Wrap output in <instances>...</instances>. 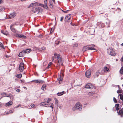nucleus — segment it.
I'll return each instance as SVG.
<instances>
[{
    "label": "nucleus",
    "instance_id": "nucleus-26",
    "mask_svg": "<svg viewBox=\"0 0 123 123\" xmlns=\"http://www.w3.org/2000/svg\"><path fill=\"white\" fill-rule=\"evenodd\" d=\"M64 91H63L62 92H60L57 93V94L58 96H61L63 95L64 93Z\"/></svg>",
    "mask_w": 123,
    "mask_h": 123
},
{
    "label": "nucleus",
    "instance_id": "nucleus-39",
    "mask_svg": "<svg viewBox=\"0 0 123 123\" xmlns=\"http://www.w3.org/2000/svg\"><path fill=\"white\" fill-rule=\"evenodd\" d=\"M39 5L45 8V5L44 4L43 5L42 4H39Z\"/></svg>",
    "mask_w": 123,
    "mask_h": 123
},
{
    "label": "nucleus",
    "instance_id": "nucleus-34",
    "mask_svg": "<svg viewBox=\"0 0 123 123\" xmlns=\"http://www.w3.org/2000/svg\"><path fill=\"white\" fill-rule=\"evenodd\" d=\"M2 48L3 49L4 48V46L2 45V43H0V50Z\"/></svg>",
    "mask_w": 123,
    "mask_h": 123
},
{
    "label": "nucleus",
    "instance_id": "nucleus-44",
    "mask_svg": "<svg viewBox=\"0 0 123 123\" xmlns=\"http://www.w3.org/2000/svg\"><path fill=\"white\" fill-rule=\"evenodd\" d=\"M53 29V28H51V30L50 31V33H52L54 29H53V30L52 31V29Z\"/></svg>",
    "mask_w": 123,
    "mask_h": 123
},
{
    "label": "nucleus",
    "instance_id": "nucleus-20",
    "mask_svg": "<svg viewBox=\"0 0 123 123\" xmlns=\"http://www.w3.org/2000/svg\"><path fill=\"white\" fill-rule=\"evenodd\" d=\"M1 32L2 33L5 35H7L8 34V32L7 31H5L3 30H2L1 31Z\"/></svg>",
    "mask_w": 123,
    "mask_h": 123
},
{
    "label": "nucleus",
    "instance_id": "nucleus-25",
    "mask_svg": "<svg viewBox=\"0 0 123 123\" xmlns=\"http://www.w3.org/2000/svg\"><path fill=\"white\" fill-rule=\"evenodd\" d=\"M119 106L118 104H116L115 105V108L117 111H118V110L119 109Z\"/></svg>",
    "mask_w": 123,
    "mask_h": 123
},
{
    "label": "nucleus",
    "instance_id": "nucleus-6",
    "mask_svg": "<svg viewBox=\"0 0 123 123\" xmlns=\"http://www.w3.org/2000/svg\"><path fill=\"white\" fill-rule=\"evenodd\" d=\"M1 95L2 96H3V97H8V98L9 100H10L11 99V95H7L6 93L5 92H3L1 94ZM6 99H7V98H6Z\"/></svg>",
    "mask_w": 123,
    "mask_h": 123
},
{
    "label": "nucleus",
    "instance_id": "nucleus-51",
    "mask_svg": "<svg viewBox=\"0 0 123 123\" xmlns=\"http://www.w3.org/2000/svg\"><path fill=\"white\" fill-rule=\"evenodd\" d=\"M121 61H122L123 62V55L122 57L121 58Z\"/></svg>",
    "mask_w": 123,
    "mask_h": 123
},
{
    "label": "nucleus",
    "instance_id": "nucleus-42",
    "mask_svg": "<svg viewBox=\"0 0 123 123\" xmlns=\"http://www.w3.org/2000/svg\"><path fill=\"white\" fill-rule=\"evenodd\" d=\"M59 41H55V43L57 44H58L59 43Z\"/></svg>",
    "mask_w": 123,
    "mask_h": 123
},
{
    "label": "nucleus",
    "instance_id": "nucleus-32",
    "mask_svg": "<svg viewBox=\"0 0 123 123\" xmlns=\"http://www.w3.org/2000/svg\"><path fill=\"white\" fill-rule=\"evenodd\" d=\"M94 93V92H90L89 93V95L90 96H92Z\"/></svg>",
    "mask_w": 123,
    "mask_h": 123
},
{
    "label": "nucleus",
    "instance_id": "nucleus-57",
    "mask_svg": "<svg viewBox=\"0 0 123 123\" xmlns=\"http://www.w3.org/2000/svg\"><path fill=\"white\" fill-rule=\"evenodd\" d=\"M1 106H2L0 104V107H1Z\"/></svg>",
    "mask_w": 123,
    "mask_h": 123
},
{
    "label": "nucleus",
    "instance_id": "nucleus-19",
    "mask_svg": "<svg viewBox=\"0 0 123 123\" xmlns=\"http://www.w3.org/2000/svg\"><path fill=\"white\" fill-rule=\"evenodd\" d=\"M104 72L105 73H107L109 71V68L106 67H105L103 69Z\"/></svg>",
    "mask_w": 123,
    "mask_h": 123
},
{
    "label": "nucleus",
    "instance_id": "nucleus-8",
    "mask_svg": "<svg viewBox=\"0 0 123 123\" xmlns=\"http://www.w3.org/2000/svg\"><path fill=\"white\" fill-rule=\"evenodd\" d=\"M94 87L91 84L89 83L86 84L85 86V87L87 88L92 89Z\"/></svg>",
    "mask_w": 123,
    "mask_h": 123
},
{
    "label": "nucleus",
    "instance_id": "nucleus-54",
    "mask_svg": "<svg viewBox=\"0 0 123 123\" xmlns=\"http://www.w3.org/2000/svg\"><path fill=\"white\" fill-rule=\"evenodd\" d=\"M21 82H24V81H23V80H21Z\"/></svg>",
    "mask_w": 123,
    "mask_h": 123
},
{
    "label": "nucleus",
    "instance_id": "nucleus-9",
    "mask_svg": "<svg viewBox=\"0 0 123 123\" xmlns=\"http://www.w3.org/2000/svg\"><path fill=\"white\" fill-rule=\"evenodd\" d=\"M16 15V13L13 12L11 13L9 15V17L10 18H14Z\"/></svg>",
    "mask_w": 123,
    "mask_h": 123
},
{
    "label": "nucleus",
    "instance_id": "nucleus-43",
    "mask_svg": "<svg viewBox=\"0 0 123 123\" xmlns=\"http://www.w3.org/2000/svg\"><path fill=\"white\" fill-rule=\"evenodd\" d=\"M13 112V111L11 110H10L8 111V113L9 114L12 113Z\"/></svg>",
    "mask_w": 123,
    "mask_h": 123
},
{
    "label": "nucleus",
    "instance_id": "nucleus-58",
    "mask_svg": "<svg viewBox=\"0 0 123 123\" xmlns=\"http://www.w3.org/2000/svg\"><path fill=\"white\" fill-rule=\"evenodd\" d=\"M121 45L122 46H123V43H122L121 44Z\"/></svg>",
    "mask_w": 123,
    "mask_h": 123
},
{
    "label": "nucleus",
    "instance_id": "nucleus-18",
    "mask_svg": "<svg viewBox=\"0 0 123 123\" xmlns=\"http://www.w3.org/2000/svg\"><path fill=\"white\" fill-rule=\"evenodd\" d=\"M25 51H22L19 53L18 56L20 57H22L25 55Z\"/></svg>",
    "mask_w": 123,
    "mask_h": 123
},
{
    "label": "nucleus",
    "instance_id": "nucleus-35",
    "mask_svg": "<svg viewBox=\"0 0 123 123\" xmlns=\"http://www.w3.org/2000/svg\"><path fill=\"white\" fill-rule=\"evenodd\" d=\"M9 114V113H8V111L7 112H5L4 113H2L1 115H5L6 114L7 115V114Z\"/></svg>",
    "mask_w": 123,
    "mask_h": 123
},
{
    "label": "nucleus",
    "instance_id": "nucleus-56",
    "mask_svg": "<svg viewBox=\"0 0 123 123\" xmlns=\"http://www.w3.org/2000/svg\"><path fill=\"white\" fill-rule=\"evenodd\" d=\"M50 66H49V65H48V66L47 67L48 68H49V67H50Z\"/></svg>",
    "mask_w": 123,
    "mask_h": 123
},
{
    "label": "nucleus",
    "instance_id": "nucleus-53",
    "mask_svg": "<svg viewBox=\"0 0 123 123\" xmlns=\"http://www.w3.org/2000/svg\"><path fill=\"white\" fill-rule=\"evenodd\" d=\"M17 92H19L20 91V90L19 89H18L16 90Z\"/></svg>",
    "mask_w": 123,
    "mask_h": 123
},
{
    "label": "nucleus",
    "instance_id": "nucleus-12",
    "mask_svg": "<svg viewBox=\"0 0 123 123\" xmlns=\"http://www.w3.org/2000/svg\"><path fill=\"white\" fill-rule=\"evenodd\" d=\"M71 15L70 14L68 15H67L65 18V21H68L71 18Z\"/></svg>",
    "mask_w": 123,
    "mask_h": 123
},
{
    "label": "nucleus",
    "instance_id": "nucleus-10",
    "mask_svg": "<svg viewBox=\"0 0 123 123\" xmlns=\"http://www.w3.org/2000/svg\"><path fill=\"white\" fill-rule=\"evenodd\" d=\"M12 104V102L11 101H9L8 102L5 103V106L6 107L10 106Z\"/></svg>",
    "mask_w": 123,
    "mask_h": 123
},
{
    "label": "nucleus",
    "instance_id": "nucleus-7",
    "mask_svg": "<svg viewBox=\"0 0 123 123\" xmlns=\"http://www.w3.org/2000/svg\"><path fill=\"white\" fill-rule=\"evenodd\" d=\"M86 77L87 78H90L91 76V71L90 70L87 71L85 73Z\"/></svg>",
    "mask_w": 123,
    "mask_h": 123
},
{
    "label": "nucleus",
    "instance_id": "nucleus-40",
    "mask_svg": "<svg viewBox=\"0 0 123 123\" xmlns=\"http://www.w3.org/2000/svg\"><path fill=\"white\" fill-rule=\"evenodd\" d=\"M117 92L118 93H121L122 92V90L119 89L117 91Z\"/></svg>",
    "mask_w": 123,
    "mask_h": 123
},
{
    "label": "nucleus",
    "instance_id": "nucleus-11",
    "mask_svg": "<svg viewBox=\"0 0 123 123\" xmlns=\"http://www.w3.org/2000/svg\"><path fill=\"white\" fill-rule=\"evenodd\" d=\"M52 1L53 2H54V3H55V0H50L49 2V6L51 8H52L53 6V3L52 2Z\"/></svg>",
    "mask_w": 123,
    "mask_h": 123
},
{
    "label": "nucleus",
    "instance_id": "nucleus-46",
    "mask_svg": "<svg viewBox=\"0 0 123 123\" xmlns=\"http://www.w3.org/2000/svg\"><path fill=\"white\" fill-rule=\"evenodd\" d=\"M31 108H33L34 106V105L33 104H32L31 105Z\"/></svg>",
    "mask_w": 123,
    "mask_h": 123
},
{
    "label": "nucleus",
    "instance_id": "nucleus-47",
    "mask_svg": "<svg viewBox=\"0 0 123 123\" xmlns=\"http://www.w3.org/2000/svg\"><path fill=\"white\" fill-rule=\"evenodd\" d=\"M3 2V0H0V4H2Z\"/></svg>",
    "mask_w": 123,
    "mask_h": 123
},
{
    "label": "nucleus",
    "instance_id": "nucleus-31",
    "mask_svg": "<svg viewBox=\"0 0 123 123\" xmlns=\"http://www.w3.org/2000/svg\"><path fill=\"white\" fill-rule=\"evenodd\" d=\"M120 73L121 74H123V67H122L120 71Z\"/></svg>",
    "mask_w": 123,
    "mask_h": 123
},
{
    "label": "nucleus",
    "instance_id": "nucleus-16",
    "mask_svg": "<svg viewBox=\"0 0 123 123\" xmlns=\"http://www.w3.org/2000/svg\"><path fill=\"white\" fill-rule=\"evenodd\" d=\"M40 105L42 106H47V105H48L47 102H44L41 103L40 104Z\"/></svg>",
    "mask_w": 123,
    "mask_h": 123
},
{
    "label": "nucleus",
    "instance_id": "nucleus-24",
    "mask_svg": "<svg viewBox=\"0 0 123 123\" xmlns=\"http://www.w3.org/2000/svg\"><path fill=\"white\" fill-rule=\"evenodd\" d=\"M46 85L45 84H44L42 86L41 89L43 91H45L46 90Z\"/></svg>",
    "mask_w": 123,
    "mask_h": 123
},
{
    "label": "nucleus",
    "instance_id": "nucleus-13",
    "mask_svg": "<svg viewBox=\"0 0 123 123\" xmlns=\"http://www.w3.org/2000/svg\"><path fill=\"white\" fill-rule=\"evenodd\" d=\"M15 36L17 37H18L22 38H26V36L23 35L16 34Z\"/></svg>",
    "mask_w": 123,
    "mask_h": 123
},
{
    "label": "nucleus",
    "instance_id": "nucleus-15",
    "mask_svg": "<svg viewBox=\"0 0 123 123\" xmlns=\"http://www.w3.org/2000/svg\"><path fill=\"white\" fill-rule=\"evenodd\" d=\"M44 3L45 5V9H48V7L47 6V0H43Z\"/></svg>",
    "mask_w": 123,
    "mask_h": 123
},
{
    "label": "nucleus",
    "instance_id": "nucleus-48",
    "mask_svg": "<svg viewBox=\"0 0 123 123\" xmlns=\"http://www.w3.org/2000/svg\"><path fill=\"white\" fill-rule=\"evenodd\" d=\"M63 18V17H61V19H60V21H62Z\"/></svg>",
    "mask_w": 123,
    "mask_h": 123
},
{
    "label": "nucleus",
    "instance_id": "nucleus-45",
    "mask_svg": "<svg viewBox=\"0 0 123 123\" xmlns=\"http://www.w3.org/2000/svg\"><path fill=\"white\" fill-rule=\"evenodd\" d=\"M58 103V100L56 99H55V104H57Z\"/></svg>",
    "mask_w": 123,
    "mask_h": 123
},
{
    "label": "nucleus",
    "instance_id": "nucleus-27",
    "mask_svg": "<svg viewBox=\"0 0 123 123\" xmlns=\"http://www.w3.org/2000/svg\"><path fill=\"white\" fill-rule=\"evenodd\" d=\"M31 51V50L30 49H26L25 51V53H30Z\"/></svg>",
    "mask_w": 123,
    "mask_h": 123
},
{
    "label": "nucleus",
    "instance_id": "nucleus-17",
    "mask_svg": "<svg viewBox=\"0 0 123 123\" xmlns=\"http://www.w3.org/2000/svg\"><path fill=\"white\" fill-rule=\"evenodd\" d=\"M35 82L37 83H43V81L41 80H33L31 82Z\"/></svg>",
    "mask_w": 123,
    "mask_h": 123
},
{
    "label": "nucleus",
    "instance_id": "nucleus-64",
    "mask_svg": "<svg viewBox=\"0 0 123 123\" xmlns=\"http://www.w3.org/2000/svg\"><path fill=\"white\" fill-rule=\"evenodd\" d=\"M122 105H123V102L122 103Z\"/></svg>",
    "mask_w": 123,
    "mask_h": 123
},
{
    "label": "nucleus",
    "instance_id": "nucleus-33",
    "mask_svg": "<svg viewBox=\"0 0 123 123\" xmlns=\"http://www.w3.org/2000/svg\"><path fill=\"white\" fill-rule=\"evenodd\" d=\"M5 8L2 6H0V12L4 10Z\"/></svg>",
    "mask_w": 123,
    "mask_h": 123
},
{
    "label": "nucleus",
    "instance_id": "nucleus-14",
    "mask_svg": "<svg viewBox=\"0 0 123 123\" xmlns=\"http://www.w3.org/2000/svg\"><path fill=\"white\" fill-rule=\"evenodd\" d=\"M95 47V45H90V46H89L88 47V49L89 50H96V49L94 48V47Z\"/></svg>",
    "mask_w": 123,
    "mask_h": 123
},
{
    "label": "nucleus",
    "instance_id": "nucleus-52",
    "mask_svg": "<svg viewBox=\"0 0 123 123\" xmlns=\"http://www.w3.org/2000/svg\"><path fill=\"white\" fill-rule=\"evenodd\" d=\"M52 64V63L51 62H50L48 64L49 66H50Z\"/></svg>",
    "mask_w": 123,
    "mask_h": 123
},
{
    "label": "nucleus",
    "instance_id": "nucleus-55",
    "mask_svg": "<svg viewBox=\"0 0 123 123\" xmlns=\"http://www.w3.org/2000/svg\"><path fill=\"white\" fill-rule=\"evenodd\" d=\"M50 66H49V65H48V66L47 67L48 68H49V67H50Z\"/></svg>",
    "mask_w": 123,
    "mask_h": 123
},
{
    "label": "nucleus",
    "instance_id": "nucleus-41",
    "mask_svg": "<svg viewBox=\"0 0 123 123\" xmlns=\"http://www.w3.org/2000/svg\"><path fill=\"white\" fill-rule=\"evenodd\" d=\"M51 99L50 98H48L47 101V102H47V103L48 104L49 102L50 101H51Z\"/></svg>",
    "mask_w": 123,
    "mask_h": 123
},
{
    "label": "nucleus",
    "instance_id": "nucleus-1",
    "mask_svg": "<svg viewBox=\"0 0 123 123\" xmlns=\"http://www.w3.org/2000/svg\"><path fill=\"white\" fill-rule=\"evenodd\" d=\"M38 4L36 3H34L31 4L29 7H31V11L34 13H38L41 11V9L38 7Z\"/></svg>",
    "mask_w": 123,
    "mask_h": 123
},
{
    "label": "nucleus",
    "instance_id": "nucleus-22",
    "mask_svg": "<svg viewBox=\"0 0 123 123\" xmlns=\"http://www.w3.org/2000/svg\"><path fill=\"white\" fill-rule=\"evenodd\" d=\"M10 28L12 32H16V30L14 28H13L12 26H10Z\"/></svg>",
    "mask_w": 123,
    "mask_h": 123
},
{
    "label": "nucleus",
    "instance_id": "nucleus-60",
    "mask_svg": "<svg viewBox=\"0 0 123 123\" xmlns=\"http://www.w3.org/2000/svg\"><path fill=\"white\" fill-rule=\"evenodd\" d=\"M23 88H26V87H23Z\"/></svg>",
    "mask_w": 123,
    "mask_h": 123
},
{
    "label": "nucleus",
    "instance_id": "nucleus-2",
    "mask_svg": "<svg viewBox=\"0 0 123 123\" xmlns=\"http://www.w3.org/2000/svg\"><path fill=\"white\" fill-rule=\"evenodd\" d=\"M55 59L57 60L58 65H62L63 62V60L61 56L56 53L54 54V56L52 57V61H54Z\"/></svg>",
    "mask_w": 123,
    "mask_h": 123
},
{
    "label": "nucleus",
    "instance_id": "nucleus-23",
    "mask_svg": "<svg viewBox=\"0 0 123 123\" xmlns=\"http://www.w3.org/2000/svg\"><path fill=\"white\" fill-rule=\"evenodd\" d=\"M101 70H98L97 71L96 73V76L97 77H98L99 74L101 72Z\"/></svg>",
    "mask_w": 123,
    "mask_h": 123
},
{
    "label": "nucleus",
    "instance_id": "nucleus-21",
    "mask_svg": "<svg viewBox=\"0 0 123 123\" xmlns=\"http://www.w3.org/2000/svg\"><path fill=\"white\" fill-rule=\"evenodd\" d=\"M57 79L59 81V83L60 84L61 83V82L63 78H62L61 77L60 75V76L58 77Z\"/></svg>",
    "mask_w": 123,
    "mask_h": 123
},
{
    "label": "nucleus",
    "instance_id": "nucleus-50",
    "mask_svg": "<svg viewBox=\"0 0 123 123\" xmlns=\"http://www.w3.org/2000/svg\"><path fill=\"white\" fill-rule=\"evenodd\" d=\"M63 71L62 70L61 71V74H62V76H64V74H63Z\"/></svg>",
    "mask_w": 123,
    "mask_h": 123
},
{
    "label": "nucleus",
    "instance_id": "nucleus-63",
    "mask_svg": "<svg viewBox=\"0 0 123 123\" xmlns=\"http://www.w3.org/2000/svg\"><path fill=\"white\" fill-rule=\"evenodd\" d=\"M19 105H18V106L17 107H19Z\"/></svg>",
    "mask_w": 123,
    "mask_h": 123
},
{
    "label": "nucleus",
    "instance_id": "nucleus-59",
    "mask_svg": "<svg viewBox=\"0 0 123 123\" xmlns=\"http://www.w3.org/2000/svg\"><path fill=\"white\" fill-rule=\"evenodd\" d=\"M42 49L44 50V49H45V48H43V49Z\"/></svg>",
    "mask_w": 123,
    "mask_h": 123
},
{
    "label": "nucleus",
    "instance_id": "nucleus-61",
    "mask_svg": "<svg viewBox=\"0 0 123 123\" xmlns=\"http://www.w3.org/2000/svg\"><path fill=\"white\" fill-rule=\"evenodd\" d=\"M6 57H8V56H7V55H6Z\"/></svg>",
    "mask_w": 123,
    "mask_h": 123
},
{
    "label": "nucleus",
    "instance_id": "nucleus-5",
    "mask_svg": "<svg viewBox=\"0 0 123 123\" xmlns=\"http://www.w3.org/2000/svg\"><path fill=\"white\" fill-rule=\"evenodd\" d=\"M19 69L20 72H22L24 70V64L23 62L21 63L19 65Z\"/></svg>",
    "mask_w": 123,
    "mask_h": 123
},
{
    "label": "nucleus",
    "instance_id": "nucleus-38",
    "mask_svg": "<svg viewBox=\"0 0 123 123\" xmlns=\"http://www.w3.org/2000/svg\"><path fill=\"white\" fill-rule=\"evenodd\" d=\"M113 99L114 101V102L115 103H117V101L116 99L115 98H114V97L113 98Z\"/></svg>",
    "mask_w": 123,
    "mask_h": 123
},
{
    "label": "nucleus",
    "instance_id": "nucleus-37",
    "mask_svg": "<svg viewBox=\"0 0 123 123\" xmlns=\"http://www.w3.org/2000/svg\"><path fill=\"white\" fill-rule=\"evenodd\" d=\"M78 45L77 43L74 44H73V47H77Z\"/></svg>",
    "mask_w": 123,
    "mask_h": 123
},
{
    "label": "nucleus",
    "instance_id": "nucleus-3",
    "mask_svg": "<svg viewBox=\"0 0 123 123\" xmlns=\"http://www.w3.org/2000/svg\"><path fill=\"white\" fill-rule=\"evenodd\" d=\"M82 106L79 102L77 103L74 106L72 109L73 111H75L76 109L81 110L82 109Z\"/></svg>",
    "mask_w": 123,
    "mask_h": 123
},
{
    "label": "nucleus",
    "instance_id": "nucleus-4",
    "mask_svg": "<svg viewBox=\"0 0 123 123\" xmlns=\"http://www.w3.org/2000/svg\"><path fill=\"white\" fill-rule=\"evenodd\" d=\"M107 52L110 55L112 56H115L116 55V53L113 49H107Z\"/></svg>",
    "mask_w": 123,
    "mask_h": 123
},
{
    "label": "nucleus",
    "instance_id": "nucleus-49",
    "mask_svg": "<svg viewBox=\"0 0 123 123\" xmlns=\"http://www.w3.org/2000/svg\"><path fill=\"white\" fill-rule=\"evenodd\" d=\"M62 11L64 12L65 13H66L68 11V10L67 11H64L63 10H62Z\"/></svg>",
    "mask_w": 123,
    "mask_h": 123
},
{
    "label": "nucleus",
    "instance_id": "nucleus-36",
    "mask_svg": "<svg viewBox=\"0 0 123 123\" xmlns=\"http://www.w3.org/2000/svg\"><path fill=\"white\" fill-rule=\"evenodd\" d=\"M50 107L51 108L53 109V104L52 103H50Z\"/></svg>",
    "mask_w": 123,
    "mask_h": 123
},
{
    "label": "nucleus",
    "instance_id": "nucleus-28",
    "mask_svg": "<svg viewBox=\"0 0 123 123\" xmlns=\"http://www.w3.org/2000/svg\"><path fill=\"white\" fill-rule=\"evenodd\" d=\"M118 113L119 115H122L123 114V110H120Z\"/></svg>",
    "mask_w": 123,
    "mask_h": 123
},
{
    "label": "nucleus",
    "instance_id": "nucleus-30",
    "mask_svg": "<svg viewBox=\"0 0 123 123\" xmlns=\"http://www.w3.org/2000/svg\"><path fill=\"white\" fill-rule=\"evenodd\" d=\"M16 76L18 78H20L22 77V75L20 74H19L16 75Z\"/></svg>",
    "mask_w": 123,
    "mask_h": 123
},
{
    "label": "nucleus",
    "instance_id": "nucleus-29",
    "mask_svg": "<svg viewBox=\"0 0 123 123\" xmlns=\"http://www.w3.org/2000/svg\"><path fill=\"white\" fill-rule=\"evenodd\" d=\"M89 49H88V47H87L86 46H84L83 47V50L84 51L87 50Z\"/></svg>",
    "mask_w": 123,
    "mask_h": 123
},
{
    "label": "nucleus",
    "instance_id": "nucleus-62",
    "mask_svg": "<svg viewBox=\"0 0 123 123\" xmlns=\"http://www.w3.org/2000/svg\"><path fill=\"white\" fill-rule=\"evenodd\" d=\"M118 87L119 88V86L118 85Z\"/></svg>",
    "mask_w": 123,
    "mask_h": 123
}]
</instances>
